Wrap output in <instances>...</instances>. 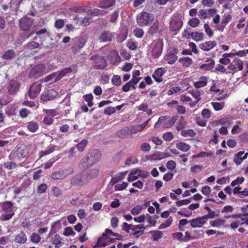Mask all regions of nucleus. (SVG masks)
Returning a JSON list of instances; mask_svg holds the SVG:
<instances>
[{
    "label": "nucleus",
    "instance_id": "obj_25",
    "mask_svg": "<svg viewBox=\"0 0 248 248\" xmlns=\"http://www.w3.org/2000/svg\"><path fill=\"white\" fill-rule=\"evenodd\" d=\"M190 226L192 228H201L204 225V221L201 217H198L190 220Z\"/></svg>",
    "mask_w": 248,
    "mask_h": 248
},
{
    "label": "nucleus",
    "instance_id": "obj_38",
    "mask_svg": "<svg viewBox=\"0 0 248 248\" xmlns=\"http://www.w3.org/2000/svg\"><path fill=\"white\" fill-rule=\"evenodd\" d=\"M191 37L195 41H200L203 39L204 34L202 32H191Z\"/></svg>",
    "mask_w": 248,
    "mask_h": 248
},
{
    "label": "nucleus",
    "instance_id": "obj_39",
    "mask_svg": "<svg viewBox=\"0 0 248 248\" xmlns=\"http://www.w3.org/2000/svg\"><path fill=\"white\" fill-rule=\"evenodd\" d=\"M73 182L75 184L81 185L85 183L86 180L83 177L82 175L79 174L76 176L73 180Z\"/></svg>",
    "mask_w": 248,
    "mask_h": 248
},
{
    "label": "nucleus",
    "instance_id": "obj_14",
    "mask_svg": "<svg viewBox=\"0 0 248 248\" xmlns=\"http://www.w3.org/2000/svg\"><path fill=\"white\" fill-rule=\"evenodd\" d=\"M29 153L27 147L24 145H21L15 151L14 155L15 157L20 159L25 157Z\"/></svg>",
    "mask_w": 248,
    "mask_h": 248
},
{
    "label": "nucleus",
    "instance_id": "obj_17",
    "mask_svg": "<svg viewBox=\"0 0 248 248\" xmlns=\"http://www.w3.org/2000/svg\"><path fill=\"white\" fill-rule=\"evenodd\" d=\"M166 70L164 68L160 67L156 69L152 75V77L157 82H160L163 80L162 76Z\"/></svg>",
    "mask_w": 248,
    "mask_h": 248
},
{
    "label": "nucleus",
    "instance_id": "obj_15",
    "mask_svg": "<svg viewBox=\"0 0 248 248\" xmlns=\"http://www.w3.org/2000/svg\"><path fill=\"white\" fill-rule=\"evenodd\" d=\"M216 9H210L208 10H200L198 12V16L203 19H206L209 17L213 16L217 13Z\"/></svg>",
    "mask_w": 248,
    "mask_h": 248
},
{
    "label": "nucleus",
    "instance_id": "obj_24",
    "mask_svg": "<svg viewBox=\"0 0 248 248\" xmlns=\"http://www.w3.org/2000/svg\"><path fill=\"white\" fill-rule=\"evenodd\" d=\"M62 237L58 234H56L51 238V243L54 245L55 248H60L62 247Z\"/></svg>",
    "mask_w": 248,
    "mask_h": 248
},
{
    "label": "nucleus",
    "instance_id": "obj_10",
    "mask_svg": "<svg viewBox=\"0 0 248 248\" xmlns=\"http://www.w3.org/2000/svg\"><path fill=\"white\" fill-rule=\"evenodd\" d=\"M42 87V84L41 83H34L31 86L28 95L31 99H34L40 93Z\"/></svg>",
    "mask_w": 248,
    "mask_h": 248
},
{
    "label": "nucleus",
    "instance_id": "obj_64",
    "mask_svg": "<svg viewBox=\"0 0 248 248\" xmlns=\"http://www.w3.org/2000/svg\"><path fill=\"white\" fill-rule=\"evenodd\" d=\"M134 34L138 38H141L144 34V31L143 30L140 28H136L134 31Z\"/></svg>",
    "mask_w": 248,
    "mask_h": 248
},
{
    "label": "nucleus",
    "instance_id": "obj_63",
    "mask_svg": "<svg viewBox=\"0 0 248 248\" xmlns=\"http://www.w3.org/2000/svg\"><path fill=\"white\" fill-rule=\"evenodd\" d=\"M244 181V178L243 177H238L235 180L232 181L231 183L232 186H234L237 185L241 184Z\"/></svg>",
    "mask_w": 248,
    "mask_h": 248
},
{
    "label": "nucleus",
    "instance_id": "obj_12",
    "mask_svg": "<svg viewBox=\"0 0 248 248\" xmlns=\"http://www.w3.org/2000/svg\"><path fill=\"white\" fill-rule=\"evenodd\" d=\"M228 68L235 71H241L243 68V62L239 58H235L228 66Z\"/></svg>",
    "mask_w": 248,
    "mask_h": 248
},
{
    "label": "nucleus",
    "instance_id": "obj_57",
    "mask_svg": "<svg viewBox=\"0 0 248 248\" xmlns=\"http://www.w3.org/2000/svg\"><path fill=\"white\" fill-rule=\"evenodd\" d=\"M172 221V218L171 217H169L166 221L165 222L162 223L159 227V229H163L170 226Z\"/></svg>",
    "mask_w": 248,
    "mask_h": 248
},
{
    "label": "nucleus",
    "instance_id": "obj_26",
    "mask_svg": "<svg viewBox=\"0 0 248 248\" xmlns=\"http://www.w3.org/2000/svg\"><path fill=\"white\" fill-rule=\"evenodd\" d=\"M112 38V33L108 31H105L101 34L99 40L101 42H105L111 41Z\"/></svg>",
    "mask_w": 248,
    "mask_h": 248
},
{
    "label": "nucleus",
    "instance_id": "obj_62",
    "mask_svg": "<svg viewBox=\"0 0 248 248\" xmlns=\"http://www.w3.org/2000/svg\"><path fill=\"white\" fill-rule=\"evenodd\" d=\"M142 130V129L139 125H137L135 126L131 127L129 129V132L131 134H136L138 132H140Z\"/></svg>",
    "mask_w": 248,
    "mask_h": 248
},
{
    "label": "nucleus",
    "instance_id": "obj_11",
    "mask_svg": "<svg viewBox=\"0 0 248 248\" xmlns=\"http://www.w3.org/2000/svg\"><path fill=\"white\" fill-rule=\"evenodd\" d=\"M86 43V40L83 37L76 38L75 39L73 45V52L78 53Z\"/></svg>",
    "mask_w": 248,
    "mask_h": 248
},
{
    "label": "nucleus",
    "instance_id": "obj_35",
    "mask_svg": "<svg viewBox=\"0 0 248 248\" xmlns=\"http://www.w3.org/2000/svg\"><path fill=\"white\" fill-rule=\"evenodd\" d=\"M138 169L133 170L129 174L127 180L129 182H133L140 177L139 173H138Z\"/></svg>",
    "mask_w": 248,
    "mask_h": 248
},
{
    "label": "nucleus",
    "instance_id": "obj_2",
    "mask_svg": "<svg viewBox=\"0 0 248 248\" xmlns=\"http://www.w3.org/2000/svg\"><path fill=\"white\" fill-rule=\"evenodd\" d=\"M14 205L9 201L0 203V211L1 212V219L3 221L11 219L14 215Z\"/></svg>",
    "mask_w": 248,
    "mask_h": 248
},
{
    "label": "nucleus",
    "instance_id": "obj_34",
    "mask_svg": "<svg viewBox=\"0 0 248 248\" xmlns=\"http://www.w3.org/2000/svg\"><path fill=\"white\" fill-rule=\"evenodd\" d=\"M176 146L178 149L183 152H187L190 149V146L184 142L177 143Z\"/></svg>",
    "mask_w": 248,
    "mask_h": 248
},
{
    "label": "nucleus",
    "instance_id": "obj_36",
    "mask_svg": "<svg viewBox=\"0 0 248 248\" xmlns=\"http://www.w3.org/2000/svg\"><path fill=\"white\" fill-rule=\"evenodd\" d=\"M149 233L152 235L154 241H157L163 236V232L159 231H151Z\"/></svg>",
    "mask_w": 248,
    "mask_h": 248
},
{
    "label": "nucleus",
    "instance_id": "obj_23",
    "mask_svg": "<svg viewBox=\"0 0 248 248\" xmlns=\"http://www.w3.org/2000/svg\"><path fill=\"white\" fill-rule=\"evenodd\" d=\"M115 2V0H101L98 7L102 9H108L113 6Z\"/></svg>",
    "mask_w": 248,
    "mask_h": 248
},
{
    "label": "nucleus",
    "instance_id": "obj_41",
    "mask_svg": "<svg viewBox=\"0 0 248 248\" xmlns=\"http://www.w3.org/2000/svg\"><path fill=\"white\" fill-rule=\"evenodd\" d=\"M41 238L39 234L35 232L31 233L30 236L31 241L34 244L39 243L41 241Z\"/></svg>",
    "mask_w": 248,
    "mask_h": 248
},
{
    "label": "nucleus",
    "instance_id": "obj_4",
    "mask_svg": "<svg viewBox=\"0 0 248 248\" xmlns=\"http://www.w3.org/2000/svg\"><path fill=\"white\" fill-rule=\"evenodd\" d=\"M154 21V16L146 12L139 14L137 17L138 24L141 27L149 26L150 23Z\"/></svg>",
    "mask_w": 248,
    "mask_h": 248
},
{
    "label": "nucleus",
    "instance_id": "obj_27",
    "mask_svg": "<svg viewBox=\"0 0 248 248\" xmlns=\"http://www.w3.org/2000/svg\"><path fill=\"white\" fill-rule=\"evenodd\" d=\"M208 78L205 76H202L199 78V80L194 82V85L196 89L203 87L207 85Z\"/></svg>",
    "mask_w": 248,
    "mask_h": 248
},
{
    "label": "nucleus",
    "instance_id": "obj_33",
    "mask_svg": "<svg viewBox=\"0 0 248 248\" xmlns=\"http://www.w3.org/2000/svg\"><path fill=\"white\" fill-rule=\"evenodd\" d=\"M244 152L240 151L234 155L233 161L237 166L240 165L242 163L243 161V157H242V155H244Z\"/></svg>",
    "mask_w": 248,
    "mask_h": 248
},
{
    "label": "nucleus",
    "instance_id": "obj_45",
    "mask_svg": "<svg viewBox=\"0 0 248 248\" xmlns=\"http://www.w3.org/2000/svg\"><path fill=\"white\" fill-rule=\"evenodd\" d=\"M107 13V12L104 10L94 9L91 12L90 14L91 16H99L105 15Z\"/></svg>",
    "mask_w": 248,
    "mask_h": 248
},
{
    "label": "nucleus",
    "instance_id": "obj_7",
    "mask_svg": "<svg viewBox=\"0 0 248 248\" xmlns=\"http://www.w3.org/2000/svg\"><path fill=\"white\" fill-rule=\"evenodd\" d=\"M170 29L172 31H178L182 27L183 22L180 15H174L170 22Z\"/></svg>",
    "mask_w": 248,
    "mask_h": 248
},
{
    "label": "nucleus",
    "instance_id": "obj_37",
    "mask_svg": "<svg viewBox=\"0 0 248 248\" xmlns=\"http://www.w3.org/2000/svg\"><path fill=\"white\" fill-rule=\"evenodd\" d=\"M129 132V128L126 127L118 131L116 134L119 137L124 138L127 137Z\"/></svg>",
    "mask_w": 248,
    "mask_h": 248
},
{
    "label": "nucleus",
    "instance_id": "obj_40",
    "mask_svg": "<svg viewBox=\"0 0 248 248\" xmlns=\"http://www.w3.org/2000/svg\"><path fill=\"white\" fill-rule=\"evenodd\" d=\"M159 21L158 20H156L155 21L153 22V25L150 27L149 32L150 33L154 34L157 32L159 29Z\"/></svg>",
    "mask_w": 248,
    "mask_h": 248
},
{
    "label": "nucleus",
    "instance_id": "obj_59",
    "mask_svg": "<svg viewBox=\"0 0 248 248\" xmlns=\"http://www.w3.org/2000/svg\"><path fill=\"white\" fill-rule=\"evenodd\" d=\"M112 82L115 86L120 85L122 83L120 76L118 75H114L112 78Z\"/></svg>",
    "mask_w": 248,
    "mask_h": 248
},
{
    "label": "nucleus",
    "instance_id": "obj_32",
    "mask_svg": "<svg viewBox=\"0 0 248 248\" xmlns=\"http://www.w3.org/2000/svg\"><path fill=\"white\" fill-rule=\"evenodd\" d=\"M126 173V172H122L116 175L111 178L110 183L112 184V185H114L118 182L124 179Z\"/></svg>",
    "mask_w": 248,
    "mask_h": 248
},
{
    "label": "nucleus",
    "instance_id": "obj_6",
    "mask_svg": "<svg viewBox=\"0 0 248 248\" xmlns=\"http://www.w3.org/2000/svg\"><path fill=\"white\" fill-rule=\"evenodd\" d=\"M177 50L173 48H169L164 56V60L169 64H172L175 62L178 59L177 56Z\"/></svg>",
    "mask_w": 248,
    "mask_h": 248
},
{
    "label": "nucleus",
    "instance_id": "obj_51",
    "mask_svg": "<svg viewBox=\"0 0 248 248\" xmlns=\"http://www.w3.org/2000/svg\"><path fill=\"white\" fill-rule=\"evenodd\" d=\"M179 61L186 67L190 66L192 63V60L189 57L181 58Z\"/></svg>",
    "mask_w": 248,
    "mask_h": 248
},
{
    "label": "nucleus",
    "instance_id": "obj_56",
    "mask_svg": "<svg viewBox=\"0 0 248 248\" xmlns=\"http://www.w3.org/2000/svg\"><path fill=\"white\" fill-rule=\"evenodd\" d=\"M170 118V117L168 116H161L159 118L158 121L155 124V127L157 128L158 125L159 124H161L166 122V121L168 120Z\"/></svg>",
    "mask_w": 248,
    "mask_h": 248
},
{
    "label": "nucleus",
    "instance_id": "obj_48",
    "mask_svg": "<svg viewBox=\"0 0 248 248\" xmlns=\"http://www.w3.org/2000/svg\"><path fill=\"white\" fill-rule=\"evenodd\" d=\"M39 46V44L35 42L32 41L26 44L24 47L26 49L32 50L34 48H36Z\"/></svg>",
    "mask_w": 248,
    "mask_h": 248
},
{
    "label": "nucleus",
    "instance_id": "obj_28",
    "mask_svg": "<svg viewBox=\"0 0 248 248\" xmlns=\"http://www.w3.org/2000/svg\"><path fill=\"white\" fill-rule=\"evenodd\" d=\"M27 236L25 232H20L15 235V241L18 244H24L27 241Z\"/></svg>",
    "mask_w": 248,
    "mask_h": 248
},
{
    "label": "nucleus",
    "instance_id": "obj_46",
    "mask_svg": "<svg viewBox=\"0 0 248 248\" xmlns=\"http://www.w3.org/2000/svg\"><path fill=\"white\" fill-rule=\"evenodd\" d=\"M225 221L223 219H216L210 222V225L215 227H219L223 225Z\"/></svg>",
    "mask_w": 248,
    "mask_h": 248
},
{
    "label": "nucleus",
    "instance_id": "obj_5",
    "mask_svg": "<svg viewBox=\"0 0 248 248\" xmlns=\"http://www.w3.org/2000/svg\"><path fill=\"white\" fill-rule=\"evenodd\" d=\"M48 70L46 69L44 64H40L36 65L30 72V77L37 78L42 75L47 73Z\"/></svg>",
    "mask_w": 248,
    "mask_h": 248
},
{
    "label": "nucleus",
    "instance_id": "obj_31",
    "mask_svg": "<svg viewBox=\"0 0 248 248\" xmlns=\"http://www.w3.org/2000/svg\"><path fill=\"white\" fill-rule=\"evenodd\" d=\"M27 127L30 132L34 133L38 129L39 125L36 122L31 121L28 123Z\"/></svg>",
    "mask_w": 248,
    "mask_h": 248
},
{
    "label": "nucleus",
    "instance_id": "obj_53",
    "mask_svg": "<svg viewBox=\"0 0 248 248\" xmlns=\"http://www.w3.org/2000/svg\"><path fill=\"white\" fill-rule=\"evenodd\" d=\"M196 134V133L192 129L184 130L181 131V135L184 137H195Z\"/></svg>",
    "mask_w": 248,
    "mask_h": 248
},
{
    "label": "nucleus",
    "instance_id": "obj_42",
    "mask_svg": "<svg viewBox=\"0 0 248 248\" xmlns=\"http://www.w3.org/2000/svg\"><path fill=\"white\" fill-rule=\"evenodd\" d=\"M177 118V116H174L170 119H168V120L166 121V122L163 125V127L165 128L170 127L175 123Z\"/></svg>",
    "mask_w": 248,
    "mask_h": 248
},
{
    "label": "nucleus",
    "instance_id": "obj_1",
    "mask_svg": "<svg viewBox=\"0 0 248 248\" xmlns=\"http://www.w3.org/2000/svg\"><path fill=\"white\" fill-rule=\"evenodd\" d=\"M100 157V151L98 149L93 150L83 158L79 167L82 170L86 169L97 162Z\"/></svg>",
    "mask_w": 248,
    "mask_h": 248
},
{
    "label": "nucleus",
    "instance_id": "obj_54",
    "mask_svg": "<svg viewBox=\"0 0 248 248\" xmlns=\"http://www.w3.org/2000/svg\"><path fill=\"white\" fill-rule=\"evenodd\" d=\"M70 10L72 12L76 13H82L84 12H89L90 10H87L86 7L80 6V7H74L70 9Z\"/></svg>",
    "mask_w": 248,
    "mask_h": 248
},
{
    "label": "nucleus",
    "instance_id": "obj_29",
    "mask_svg": "<svg viewBox=\"0 0 248 248\" xmlns=\"http://www.w3.org/2000/svg\"><path fill=\"white\" fill-rule=\"evenodd\" d=\"M94 65L97 69H103L107 65L106 61L104 58L99 57L94 62Z\"/></svg>",
    "mask_w": 248,
    "mask_h": 248
},
{
    "label": "nucleus",
    "instance_id": "obj_58",
    "mask_svg": "<svg viewBox=\"0 0 248 248\" xmlns=\"http://www.w3.org/2000/svg\"><path fill=\"white\" fill-rule=\"evenodd\" d=\"M83 98L86 102L88 103V105L89 107H92L93 105L92 102L93 100V95L92 94H87L83 96Z\"/></svg>",
    "mask_w": 248,
    "mask_h": 248
},
{
    "label": "nucleus",
    "instance_id": "obj_9",
    "mask_svg": "<svg viewBox=\"0 0 248 248\" xmlns=\"http://www.w3.org/2000/svg\"><path fill=\"white\" fill-rule=\"evenodd\" d=\"M73 173L72 169H66L55 171L51 174L50 177L52 179L55 180L63 179Z\"/></svg>",
    "mask_w": 248,
    "mask_h": 248
},
{
    "label": "nucleus",
    "instance_id": "obj_47",
    "mask_svg": "<svg viewBox=\"0 0 248 248\" xmlns=\"http://www.w3.org/2000/svg\"><path fill=\"white\" fill-rule=\"evenodd\" d=\"M186 124V122L185 118L183 116H181L179 120V122L177 124V129L178 130H181L185 127Z\"/></svg>",
    "mask_w": 248,
    "mask_h": 248
},
{
    "label": "nucleus",
    "instance_id": "obj_21",
    "mask_svg": "<svg viewBox=\"0 0 248 248\" xmlns=\"http://www.w3.org/2000/svg\"><path fill=\"white\" fill-rule=\"evenodd\" d=\"M217 45L215 41H209L201 44L199 46L200 48L204 51H209Z\"/></svg>",
    "mask_w": 248,
    "mask_h": 248
},
{
    "label": "nucleus",
    "instance_id": "obj_49",
    "mask_svg": "<svg viewBox=\"0 0 248 248\" xmlns=\"http://www.w3.org/2000/svg\"><path fill=\"white\" fill-rule=\"evenodd\" d=\"M211 105L214 109L216 111L221 110L224 107V103L223 102H211Z\"/></svg>",
    "mask_w": 248,
    "mask_h": 248
},
{
    "label": "nucleus",
    "instance_id": "obj_52",
    "mask_svg": "<svg viewBox=\"0 0 248 248\" xmlns=\"http://www.w3.org/2000/svg\"><path fill=\"white\" fill-rule=\"evenodd\" d=\"M200 23V20L197 17H193L190 19L188 21V24L192 28H195L199 25Z\"/></svg>",
    "mask_w": 248,
    "mask_h": 248
},
{
    "label": "nucleus",
    "instance_id": "obj_44",
    "mask_svg": "<svg viewBox=\"0 0 248 248\" xmlns=\"http://www.w3.org/2000/svg\"><path fill=\"white\" fill-rule=\"evenodd\" d=\"M88 141L87 140L83 139L77 145V148L79 152H82L85 149V148L87 144H88Z\"/></svg>",
    "mask_w": 248,
    "mask_h": 248
},
{
    "label": "nucleus",
    "instance_id": "obj_55",
    "mask_svg": "<svg viewBox=\"0 0 248 248\" xmlns=\"http://www.w3.org/2000/svg\"><path fill=\"white\" fill-rule=\"evenodd\" d=\"M189 92L191 93L192 96L197 100L198 101H200L201 99V93L199 90H195L189 91Z\"/></svg>",
    "mask_w": 248,
    "mask_h": 248
},
{
    "label": "nucleus",
    "instance_id": "obj_30",
    "mask_svg": "<svg viewBox=\"0 0 248 248\" xmlns=\"http://www.w3.org/2000/svg\"><path fill=\"white\" fill-rule=\"evenodd\" d=\"M16 54L13 49H8L5 51L1 56V58L4 60H11L16 57Z\"/></svg>",
    "mask_w": 248,
    "mask_h": 248
},
{
    "label": "nucleus",
    "instance_id": "obj_8",
    "mask_svg": "<svg viewBox=\"0 0 248 248\" xmlns=\"http://www.w3.org/2000/svg\"><path fill=\"white\" fill-rule=\"evenodd\" d=\"M33 20L31 17H24L20 20L19 26L21 29L24 31H30L33 27Z\"/></svg>",
    "mask_w": 248,
    "mask_h": 248
},
{
    "label": "nucleus",
    "instance_id": "obj_18",
    "mask_svg": "<svg viewBox=\"0 0 248 248\" xmlns=\"http://www.w3.org/2000/svg\"><path fill=\"white\" fill-rule=\"evenodd\" d=\"M113 239L107 236L106 234H103L101 237L98 239L97 245L104 247L109 244V243H113Z\"/></svg>",
    "mask_w": 248,
    "mask_h": 248
},
{
    "label": "nucleus",
    "instance_id": "obj_22",
    "mask_svg": "<svg viewBox=\"0 0 248 248\" xmlns=\"http://www.w3.org/2000/svg\"><path fill=\"white\" fill-rule=\"evenodd\" d=\"M20 84L16 80H11L8 87V91L12 94L17 93L19 89Z\"/></svg>",
    "mask_w": 248,
    "mask_h": 248
},
{
    "label": "nucleus",
    "instance_id": "obj_13",
    "mask_svg": "<svg viewBox=\"0 0 248 248\" xmlns=\"http://www.w3.org/2000/svg\"><path fill=\"white\" fill-rule=\"evenodd\" d=\"M224 217L226 218H232L231 227L233 229L237 228L239 225L244 224L242 218H240L237 215H233L232 216H225Z\"/></svg>",
    "mask_w": 248,
    "mask_h": 248
},
{
    "label": "nucleus",
    "instance_id": "obj_60",
    "mask_svg": "<svg viewBox=\"0 0 248 248\" xmlns=\"http://www.w3.org/2000/svg\"><path fill=\"white\" fill-rule=\"evenodd\" d=\"M188 223H190V220H188L186 219H182L180 220L179 222V229L180 231H184V226Z\"/></svg>",
    "mask_w": 248,
    "mask_h": 248
},
{
    "label": "nucleus",
    "instance_id": "obj_19",
    "mask_svg": "<svg viewBox=\"0 0 248 248\" xmlns=\"http://www.w3.org/2000/svg\"><path fill=\"white\" fill-rule=\"evenodd\" d=\"M215 64L214 60L211 58H207L205 63L202 64L200 66V68L204 71H210L213 69Z\"/></svg>",
    "mask_w": 248,
    "mask_h": 248
},
{
    "label": "nucleus",
    "instance_id": "obj_16",
    "mask_svg": "<svg viewBox=\"0 0 248 248\" xmlns=\"http://www.w3.org/2000/svg\"><path fill=\"white\" fill-rule=\"evenodd\" d=\"M56 95V91L51 89L47 92H44L41 95V99L43 101H49L53 99Z\"/></svg>",
    "mask_w": 248,
    "mask_h": 248
},
{
    "label": "nucleus",
    "instance_id": "obj_3",
    "mask_svg": "<svg viewBox=\"0 0 248 248\" xmlns=\"http://www.w3.org/2000/svg\"><path fill=\"white\" fill-rule=\"evenodd\" d=\"M163 43L161 40H155L149 46V53L152 58L156 59L161 55L163 50Z\"/></svg>",
    "mask_w": 248,
    "mask_h": 248
},
{
    "label": "nucleus",
    "instance_id": "obj_61",
    "mask_svg": "<svg viewBox=\"0 0 248 248\" xmlns=\"http://www.w3.org/2000/svg\"><path fill=\"white\" fill-rule=\"evenodd\" d=\"M63 234L65 236H69V235L74 236L75 234V232L73 231L72 227H66L65 228Z\"/></svg>",
    "mask_w": 248,
    "mask_h": 248
},
{
    "label": "nucleus",
    "instance_id": "obj_43",
    "mask_svg": "<svg viewBox=\"0 0 248 248\" xmlns=\"http://www.w3.org/2000/svg\"><path fill=\"white\" fill-rule=\"evenodd\" d=\"M143 209V205H137L135 207L133 208L131 210L130 212L133 216H137L140 214L142 210Z\"/></svg>",
    "mask_w": 248,
    "mask_h": 248
},
{
    "label": "nucleus",
    "instance_id": "obj_50",
    "mask_svg": "<svg viewBox=\"0 0 248 248\" xmlns=\"http://www.w3.org/2000/svg\"><path fill=\"white\" fill-rule=\"evenodd\" d=\"M71 72L70 68H65L62 70L59 73L58 77L55 79V81L60 80L62 77H63L66 74Z\"/></svg>",
    "mask_w": 248,
    "mask_h": 248
},
{
    "label": "nucleus",
    "instance_id": "obj_20",
    "mask_svg": "<svg viewBox=\"0 0 248 248\" xmlns=\"http://www.w3.org/2000/svg\"><path fill=\"white\" fill-rule=\"evenodd\" d=\"M232 18V17L231 15H224L220 24L216 26L217 29L219 31H222L226 25L231 20Z\"/></svg>",
    "mask_w": 248,
    "mask_h": 248
}]
</instances>
